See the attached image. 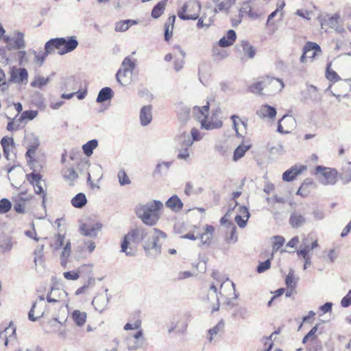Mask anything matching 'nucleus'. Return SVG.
Instances as JSON below:
<instances>
[{"instance_id":"c756f323","label":"nucleus","mask_w":351,"mask_h":351,"mask_svg":"<svg viewBox=\"0 0 351 351\" xmlns=\"http://www.w3.org/2000/svg\"><path fill=\"white\" fill-rule=\"evenodd\" d=\"M166 206L177 213L182 209L183 203L177 195H173L166 202Z\"/></svg>"},{"instance_id":"cd10ccee","label":"nucleus","mask_w":351,"mask_h":351,"mask_svg":"<svg viewBox=\"0 0 351 351\" xmlns=\"http://www.w3.org/2000/svg\"><path fill=\"white\" fill-rule=\"evenodd\" d=\"M214 23V16L210 11L204 12L201 16L198 18L197 27L199 29L208 27Z\"/></svg>"},{"instance_id":"ea45409f","label":"nucleus","mask_w":351,"mask_h":351,"mask_svg":"<svg viewBox=\"0 0 351 351\" xmlns=\"http://www.w3.org/2000/svg\"><path fill=\"white\" fill-rule=\"evenodd\" d=\"M112 90L110 88H103L99 93L97 101L99 103L104 102L106 100L110 99L112 97Z\"/></svg>"},{"instance_id":"f03ea898","label":"nucleus","mask_w":351,"mask_h":351,"mask_svg":"<svg viewBox=\"0 0 351 351\" xmlns=\"http://www.w3.org/2000/svg\"><path fill=\"white\" fill-rule=\"evenodd\" d=\"M284 83L282 80L264 76L261 80L252 84L249 86L250 92L258 95H263L265 93L272 94L281 91L284 88Z\"/></svg>"},{"instance_id":"de8ad7c7","label":"nucleus","mask_w":351,"mask_h":351,"mask_svg":"<svg viewBox=\"0 0 351 351\" xmlns=\"http://www.w3.org/2000/svg\"><path fill=\"white\" fill-rule=\"evenodd\" d=\"M326 77L330 82H332L333 83L337 82L341 80L340 77L337 73V72L331 69V63H329L327 65L326 70Z\"/></svg>"},{"instance_id":"49530a36","label":"nucleus","mask_w":351,"mask_h":351,"mask_svg":"<svg viewBox=\"0 0 351 351\" xmlns=\"http://www.w3.org/2000/svg\"><path fill=\"white\" fill-rule=\"evenodd\" d=\"M98 145V142L97 140L93 139L89 141L86 144L82 146V149L84 153L87 156H90L93 154V149H95Z\"/></svg>"},{"instance_id":"6e6d98bb","label":"nucleus","mask_w":351,"mask_h":351,"mask_svg":"<svg viewBox=\"0 0 351 351\" xmlns=\"http://www.w3.org/2000/svg\"><path fill=\"white\" fill-rule=\"evenodd\" d=\"M12 208V204L8 199L3 198L0 200V213L4 214L10 211Z\"/></svg>"},{"instance_id":"09e8293b","label":"nucleus","mask_w":351,"mask_h":351,"mask_svg":"<svg viewBox=\"0 0 351 351\" xmlns=\"http://www.w3.org/2000/svg\"><path fill=\"white\" fill-rule=\"evenodd\" d=\"M193 145V141H184L182 146L184 147V150L180 151L178 155V158L180 159H186L189 156V148Z\"/></svg>"},{"instance_id":"a211bd4d","label":"nucleus","mask_w":351,"mask_h":351,"mask_svg":"<svg viewBox=\"0 0 351 351\" xmlns=\"http://www.w3.org/2000/svg\"><path fill=\"white\" fill-rule=\"evenodd\" d=\"M210 109L209 101L206 102V104L202 107L194 106L192 109L193 116L197 119L200 123L202 128V123L206 121L208 118V112Z\"/></svg>"},{"instance_id":"4be33fe9","label":"nucleus","mask_w":351,"mask_h":351,"mask_svg":"<svg viewBox=\"0 0 351 351\" xmlns=\"http://www.w3.org/2000/svg\"><path fill=\"white\" fill-rule=\"evenodd\" d=\"M215 7L213 12H228L229 10L235 4L236 0H213Z\"/></svg>"},{"instance_id":"2f4dec72","label":"nucleus","mask_w":351,"mask_h":351,"mask_svg":"<svg viewBox=\"0 0 351 351\" xmlns=\"http://www.w3.org/2000/svg\"><path fill=\"white\" fill-rule=\"evenodd\" d=\"M167 1L168 0H161L155 5L151 12V16L153 19H157L163 14Z\"/></svg>"},{"instance_id":"a18cd8bd","label":"nucleus","mask_w":351,"mask_h":351,"mask_svg":"<svg viewBox=\"0 0 351 351\" xmlns=\"http://www.w3.org/2000/svg\"><path fill=\"white\" fill-rule=\"evenodd\" d=\"M72 317L75 322V323L77 326H82L84 324L86 319V313L84 312H80L78 310H75L73 311L72 314Z\"/></svg>"},{"instance_id":"58836bf2","label":"nucleus","mask_w":351,"mask_h":351,"mask_svg":"<svg viewBox=\"0 0 351 351\" xmlns=\"http://www.w3.org/2000/svg\"><path fill=\"white\" fill-rule=\"evenodd\" d=\"M242 49L247 58H253L256 54L254 47L247 41L243 40L241 42Z\"/></svg>"},{"instance_id":"79ce46f5","label":"nucleus","mask_w":351,"mask_h":351,"mask_svg":"<svg viewBox=\"0 0 351 351\" xmlns=\"http://www.w3.org/2000/svg\"><path fill=\"white\" fill-rule=\"evenodd\" d=\"M137 22L133 20H123L116 23L115 31L116 32H125L128 30L130 26L136 24Z\"/></svg>"},{"instance_id":"2eb2a0df","label":"nucleus","mask_w":351,"mask_h":351,"mask_svg":"<svg viewBox=\"0 0 351 351\" xmlns=\"http://www.w3.org/2000/svg\"><path fill=\"white\" fill-rule=\"evenodd\" d=\"M295 120L291 115H285L278 121V131L282 134L290 133L295 127Z\"/></svg>"},{"instance_id":"13d9d810","label":"nucleus","mask_w":351,"mask_h":351,"mask_svg":"<svg viewBox=\"0 0 351 351\" xmlns=\"http://www.w3.org/2000/svg\"><path fill=\"white\" fill-rule=\"evenodd\" d=\"M243 210L244 213H246L245 217L246 219H244L241 216L237 215L235 217V221L237 223V225L241 228H244L246 226L247 221L249 218V213L246 208L243 207Z\"/></svg>"},{"instance_id":"0e129e2a","label":"nucleus","mask_w":351,"mask_h":351,"mask_svg":"<svg viewBox=\"0 0 351 351\" xmlns=\"http://www.w3.org/2000/svg\"><path fill=\"white\" fill-rule=\"evenodd\" d=\"M280 12V9L277 8L275 11H274L272 13H271L267 19V21L266 23V26L267 27H272V29H274V27L276 26V22L273 21V19L275 16H276Z\"/></svg>"},{"instance_id":"c85d7f7f","label":"nucleus","mask_w":351,"mask_h":351,"mask_svg":"<svg viewBox=\"0 0 351 351\" xmlns=\"http://www.w3.org/2000/svg\"><path fill=\"white\" fill-rule=\"evenodd\" d=\"M237 38L236 33L234 30H228L226 34L219 40V46L221 47H227L234 44Z\"/></svg>"},{"instance_id":"8fccbe9b","label":"nucleus","mask_w":351,"mask_h":351,"mask_svg":"<svg viewBox=\"0 0 351 351\" xmlns=\"http://www.w3.org/2000/svg\"><path fill=\"white\" fill-rule=\"evenodd\" d=\"M174 49H178L179 51H180V58H178L175 62H174V69L178 71H180L181 69H182L183 66H184V56H185V53L181 50L180 49V46H175L174 47Z\"/></svg>"},{"instance_id":"6ab92c4d","label":"nucleus","mask_w":351,"mask_h":351,"mask_svg":"<svg viewBox=\"0 0 351 351\" xmlns=\"http://www.w3.org/2000/svg\"><path fill=\"white\" fill-rule=\"evenodd\" d=\"M27 180L34 186V191L37 194L43 193V187L40 184L42 175L40 172L32 171V173L26 175Z\"/></svg>"},{"instance_id":"1a4fd4ad","label":"nucleus","mask_w":351,"mask_h":351,"mask_svg":"<svg viewBox=\"0 0 351 351\" xmlns=\"http://www.w3.org/2000/svg\"><path fill=\"white\" fill-rule=\"evenodd\" d=\"M33 196L21 192L13 199L14 209L18 213H25L32 208Z\"/></svg>"},{"instance_id":"7c9ffc66","label":"nucleus","mask_w":351,"mask_h":351,"mask_svg":"<svg viewBox=\"0 0 351 351\" xmlns=\"http://www.w3.org/2000/svg\"><path fill=\"white\" fill-rule=\"evenodd\" d=\"M152 119V106H143L140 112V121L143 125H148Z\"/></svg>"},{"instance_id":"f704fd0d","label":"nucleus","mask_w":351,"mask_h":351,"mask_svg":"<svg viewBox=\"0 0 351 351\" xmlns=\"http://www.w3.org/2000/svg\"><path fill=\"white\" fill-rule=\"evenodd\" d=\"M132 72L124 70L122 68H120L116 75L117 80L118 82L121 85H125L127 84L130 80V74Z\"/></svg>"},{"instance_id":"72a5a7b5","label":"nucleus","mask_w":351,"mask_h":351,"mask_svg":"<svg viewBox=\"0 0 351 351\" xmlns=\"http://www.w3.org/2000/svg\"><path fill=\"white\" fill-rule=\"evenodd\" d=\"M305 221V217L298 213H293L289 218V223L294 228L300 227Z\"/></svg>"},{"instance_id":"c9c22d12","label":"nucleus","mask_w":351,"mask_h":351,"mask_svg":"<svg viewBox=\"0 0 351 351\" xmlns=\"http://www.w3.org/2000/svg\"><path fill=\"white\" fill-rule=\"evenodd\" d=\"M62 174L64 180L71 184L78 178V175L73 167H66L62 170Z\"/></svg>"},{"instance_id":"5fc2aeb1","label":"nucleus","mask_w":351,"mask_h":351,"mask_svg":"<svg viewBox=\"0 0 351 351\" xmlns=\"http://www.w3.org/2000/svg\"><path fill=\"white\" fill-rule=\"evenodd\" d=\"M128 348L131 350H134L140 348L143 346V341L128 337L126 339Z\"/></svg>"},{"instance_id":"4468645a","label":"nucleus","mask_w":351,"mask_h":351,"mask_svg":"<svg viewBox=\"0 0 351 351\" xmlns=\"http://www.w3.org/2000/svg\"><path fill=\"white\" fill-rule=\"evenodd\" d=\"M340 21V16L338 14L324 16L320 20L322 29L328 31L329 29H335L338 32L343 31L342 27L339 29V24Z\"/></svg>"},{"instance_id":"ddd939ff","label":"nucleus","mask_w":351,"mask_h":351,"mask_svg":"<svg viewBox=\"0 0 351 351\" xmlns=\"http://www.w3.org/2000/svg\"><path fill=\"white\" fill-rule=\"evenodd\" d=\"M315 171L321 173L322 182L325 185L335 184L337 181V171L334 169L317 166Z\"/></svg>"},{"instance_id":"b1692460","label":"nucleus","mask_w":351,"mask_h":351,"mask_svg":"<svg viewBox=\"0 0 351 351\" xmlns=\"http://www.w3.org/2000/svg\"><path fill=\"white\" fill-rule=\"evenodd\" d=\"M222 125V121L215 113H213L210 118H207L206 121L202 123V128L208 130L218 129L221 128Z\"/></svg>"},{"instance_id":"864d4df0","label":"nucleus","mask_w":351,"mask_h":351,"mask_svg":"<svg viewBox=\"0 0 351 351\" xmlns=\"http://www.w3.org/2000/svg\"><path fill=\"white\" fill-rule=\"evenodd\" d=\"M134 67H135V60L132 59L130 57H126L122 62L121 68L123 69L124 70H128V71L132 72Z\"/></svg>"},{"instance_id":"e2e57ef3","label":"nucleus","mask_w":351,"mask_h":351,"mask_svg":"<svg viewBox=\"0 0 351 351\" xmlns=\"http://www.w3.org/2000/svg\"><path fill=\"white\" fill-rule=\"evenodd\" d=\"M271 267V261L270 259H267L264 262H261L258 264L256 271L258 273H263L267 269H269Z\"/></svg>"},{"instance_id":"0eeeda50","label":"nucleus","mask_w":351,"mask_h":351,"mask_svg":"<svg viewBox=\"0 0 351 351\" xmlns=\"http://www.w3.org/2000/svg\"><path fill=\"white\" fill-rule=\"evenodd\" d=\"M201 8L199 2L189 0L178 10V16L182 20H196L199 16Z\"/></svg>"},{"instance_id":"4d7b16f0","label":"nucleus","mask_w":351,"mask_h":351,"mask_svg":"<svg viewBox=\"0 0 351 351\" xmlns=\"http://www.w3.org/2000/svg\"><path fill=\"white\" fill-rule=\"evenodd\" d=\"M66 237H65V235L64 234H57L56 236H55V248L56 250H58V249H60L61 247H62L63 246L65 245V243L66 242Z\"/></svg>"},{"instance_id":"bf43d9fd","label":"nucleus","mask_w":351,"mask_h":351,"mask_svg":"<svg viewBox=\"0 0 351 351\" xmlns=\"http://www.w3.org/2000/svg\"><path fill=\"white\" fill-rule=\"evenodd\" d=\"M136 315H137V318L136 319L134 322L133 324L132 323H127L125 326H124V329L125 330H132V329H138L140 328L141 326V320L140 319V313H136Z\"/></svg>"},{"instance_id":"aec40b11","label":"nucleus","mask_w":351,"mask_h":351,"mask_svg":"<svg viewBox=\"0 0 351 351\" xmlns=\"http://www.w3.org/2000/svg\"><path fill=\"white\" fill-rule=\"evenodd\" d=\"M306 170V167L304 165L294 166L291 169L285 171L282 174V180L285 182H290L295 180L297 176L302 174V172Z\"/></svg>"},{"instance_id":"6e6552de","label":"nucleus","mask_w":351,"mask_h":351,"mask_svg":"<svg viewBox=\"0 0 351 351\" xmlns=\"http://www.w3.org/2000/svg\"><path fill=\"white\" fill-rule=\"evenodd\" d=\"M243 14L247 15L252 19L258 18L261 16V10L258 4L253 1L244 2L241 7L238 19H232V26L236 27L241 22V17Z\"/></svg>"},{"instance_id":"5701e85b","label":"nucleus","mask_w":351,"mask_h":351,"mask_svg":"<svg viewBox=\"0 0 351 351\" xmlns=\"http://www.w3.org/2000/svg\"><path fill=\"white\" fill-rule=\"evenodd\" d=\"M27 78L28 73L24 68H13L10 72V80L12 82L22 83L23 82H27Z\"/></svg>"},{"instance_id":"423d86ee","label":"nucleus","mask_w":351,"mask_h":351,"mask_svg":"<svg viewBox=\"0 0 351 351\" xmlns=\"http://www.w3.org/2000/svg\"><path fill=\"white\" fill-rule=\"evenodd\" d=\"M215 228L212 225L206 224L200 228L193 226V229L188 233L182 236V238L190 240L199 239L202 245H210L213 240Z\"/></svg>"},{"instance_id":"603ef678","label":"nucleus","mask_w":351,"mask_h":351,"mask_svg":"<svg viewBox=\"0 0 351 351\" xmlns=\"http://www.w3.org/2000/svg\"><path fill=\"white\" fill-rule=\"evenodd\" d=\"M285 239L282 236H275L273 238V252L278 251L284 245Z\"/></svg>"},{"instance_id":"f8f14e48","label":"nucleus","mask_w":351,"mask_h":351,"mask_svg":"<svg viewBox=\"0 0 351 351\" xmlns=\"http://www.w3.org/2000/svg\"><path fill=\"white\" fill-rule=\"evenodd\" d=\"M320 47L315 43L307 42L303 48V53L300 57V62L302 63L310 60L312 61L318 54L321 53Z\"/></svg>"},{"instance_id":"dca6fc26","label":"nucleus","mask_w":351,"mask_h":351,"mask_svg":"<svg viewBox=\"0 0 351 351\" xmlns=\"http://www.w3.org/2000/svg\"><path fill=\"white\" fill-rule=\"evenodd\" d=\"M230 119L237 136L243 137L247 133V119H242L237 115H232Z\"/></svg>"},{"instance_id":"f257e3e1","label":"nucleus","mask_w":351,"mask_h":351,"mask_svg":"<svg viewBox=\"0 0 351 351\" xmlns=\"http://www.w3.org/2000/svg\"><path fill=\"white\" fill-rule=\"evenodd\" d=\"M165 234L160 230L154 228L147 232L144 229L136 228L132 230L125 235L121 245V252L126 255L131 256L134 254L133 245L143 241L145 250L156 249L160 246L158 244L160 238H165Z\"/></svg>"},{"instance_id":"39448f33","label":"nucleus","mask_w":351,"mask_h":351,"mask_svg":"<svg viewBox=\"0 0 351 351\" xmlns=\"http://www.w3.org/2000/svg\"><path fill=\"white\" fill-rule=\"evenodd\" d=\"M39 143L30 145L25 153L27 166L34 171L41 172L45 165V156L38 151Z\"/></svg>"},{"instance_id":"c03bdc74","label":"nucleus","mask_w":351,"mask_h":351,"mask_svg":"<svg viewBox=\"0 0 351 351\" xmlns=\"http://www.w3.org/2000/svg\"><path fill=\"white\" fill-rule=\"evenodd\" d=\"M224 326V322L223 320H221L218 322V324L216 326L208 330V332L210 337L208 339L209 342H211L213 341L214 335H216L223 330Z\"/></svg>"},{"instance_id":"a19ab883","label":"nucleus","mask_w":351,"mask_h":351,"mask_svg":"<svg viewBox=\"0 0 351 351\" xmlns=\"http://www.w3.org/2000/svg\"><path fill=\"white\" fill-rule=\"evenodd\" d=\"M251 145H240L234 150L233 154V160L237 161L244 156L245 153L250 149Z\"/></svg>"},{"instance_id":"7ed1b4c3","label":"nucleus","mask_w":351,"mask_h":351,"mask_svg":"<svg viewBox=\"0 0 351 351\" xmlns=\"http://www.w3.org/2000/svg\"><path fill=\"white\" fill-rule=\"evenodd\" d=\"M162 207L161 202L154 200L149 204L138 206L135 210L137 216L145 224L154 226L160 218V211Z\"/></svg>"},{"instance_id":"69168bd1","label":"nucleus","mask_w":351,"mask_h":351,"mask_svg":"<svg viewBox=\"0 0 351 351\" xmlns=\"http://www.w3.org/2000/svg\"><path fill=\"white\" fill-rule=\"evenodd\" d=\"M298 278L295 276L293 271H290L286 277V285H293L298 282Z\"/></svg>"},{"instance_id":"680f3d73","label":"nucleus","mask_w":351,"mask_h":351,"mask_svg":"<svg viewBox=\"0 0 351 351\" xmlns=\"http://www.w3.org/2000/svg\"><path fill=\"white\" fill-rule=\"evenodd\" d=\"M37 114L38 112L36 110H26L21 114V120H32Z\"/></svg>"},{"instance_id":"774afa93","label":"nucleus","mask_w":351,"mask_h":351,"mask_svg":"<svg viewBox=\"0 0 351 351\" xmlns=\"http://www.w3.org/2000/svg\"><path fill=\"white\" fill-rule=\"evenodd\" d=\"M341 305L344 308L351 305V290L342 298Z\"/></svg>"},{"instance_id":"052dcab7","label":"nucleus","mask_w":351,"mask_h":351,"mask_svg":"<svg viewBox=\"0 0 351 351\" xmlns=\"http://www.w3.org/2000/svg\"><path fill=\"white\" fill-rule=\"evenodd\" d=\"M118 178L121 185L129 184L130 183L129 177L128 176L125 171L123 169L119 171Z\"/></svg>"},{"instance_id":"412c9836","label":"nucleus","mask_w":351,"mask_h":351,"mask_svg":"<svg viewBox=\"0 0 351 351\" xmlns=\"http://www.w3.org/2000/svg\"><path fill=\"white\" fill-rule=\"evenodd\" d=\"M276 113V108L267 104L261 105L256 111V114L263 119H274Z\"/></svg>"},{"instance_id":"4c0bfd02","label":"nucleus","mask_w":351,"mask_h":351,"mask_svg":"<svg viewBox=\"0 0 351 351\" xmlns=\"http://www.w3.org/2000/svg\"><path fill=\"white\" fill-rule=\"evenodd\" d=\"M310 252L311 249L309 248V246H305L304 248H302L297 251V255L299 257H302L304 260V269H306L307 266L311 264Z\"/></svg>"},{"instance_id":"393cba45","label":"nucleus","mask_w":351,"mask_h":351,"mask_svg":"<svg viewBox=\"0 0 351 351\" xmlns=\"http://www.w3.org/2000/svg\"><path fill=\"white\" fill-rule=\"evenodd\" d=\"M315 186V184L312 180L306 179L298 190L297 195L306 197L311 193Z\"/></svg>"},{"instance_id":"a878e982","label":"nucleus","mask_w":351,"mask_h":351,"mask_svg":"<svg viewBox=\"0 0 351 351\" xmlns=\"http://www.w3.org/2000/svg\"><path fill=\"white\" fill-rule=\"evenodd\" d=\"M1 145L3 147L4 156L7 160H10V153L13 152L15 147L14 139L11 137L4 136L1 140Z\"/></svg>"},{"instance_id":"473e14b6","label":"nucleus","mask_w":351,"mask_h":351,"mask_svg":"<svg viewBox=\"0 0 351 351\" xmlns=\"http://www.w3.org/2000/svg\"><path fill=\"white\" fill-rule=\"evenodd\" d=\"M71 254V243L70 240H67L65 245L62 247L60 254V263L63 267H66L69 261V258Z\"/></svg>"},{"instance_id":"f3484780","label":"nucleus","mask_w":351,"mask_h":351,"mask_svg":"<svg viewBox=\"0 0 351 351\" xmlns=\"http://www.w3.org/2000/svg\"><path fill=\"white\" fill-rule=\"evenodd\" d=\"M67 296V293L60 287H51V291L47 293V300L48 302H58Z\"/></svg>"},{"instance_id":"bb28decb","label":"nucleus","mask_w":351,"mask_h":351,"mask_svg":"<svg viewBox=\"0 0 351 351\" xmlns=\"http://www.w3.org/2000/svg\"><path fill=\"white\" fill-rule=\"evenodd\" d=\"M187 327L188 323L186 321L185 319H180L176 324L174 322H171L168 331L169 333L175 331L177 334L183 335L185 334Z\"/></svg>"},{"instance_id":"9b49d317","label":"nucleus","mask_w":351,"mask_h":351,"mask_svg":"<svg viewBox=\"0 0 351 351\" xmlns=\"http://www.w3.org/2000/svg\"><path fill=\"white\" fill-rule=\"evenodd\" d=\"M3 43L8 50H20L25 47L24 34L21 32H16L12 37L8 36L3 38Z\"/></svg>"},{"instance_id":"37998d69","label":"nucleus","mask_w":351,"mask_h":351,"mask_svg":"<svg viewBox=\"0 0 351 351\" xmlns=\"http://www.w3.org/2000/svg\"><path fill=\"white\" fill-rule=\"evenodd\" d=\"M87 199L84 193H80L77 194L72 199L71 204L75 208H82L86 205Z\"/></svg>"},{"instance_id":"20e7f679","label":"nucleus","mask_w":351,"mask_h":351,"mask_svg":"<svg viewBox=\"0 0 351 351\" xmlns=\"http://www.w3.org/2000/svg\"><path fill=\"white\" fill-rule=\"evenodd\" d=\"M78 42L74 36L67 38H56L47 41L45 45V50L47 52H54L57 50L58 53L64 55L69 53L77 48Z\"/></svg>"},{"instance_id":"338daca9","label":"nucleus","mask_w":351,"mask_h":351,"mask_svg":"<svg viewBox=\"0 0 351 351\" xmlns=\"http://www.w3.org/2000/svg\"><path fill=\"white\" fill-rule=\"evenodd\" d=\"M52 52H47L46 50L44 53H37L35 52V61L40 65L43 64L47 56Z\"/></svg>"},{"instance_id":"9d476101","label":"nucleus","mask_w":351,"mask_h":351,"mask_svg":"<svg viewBox=\"0 0 351 351\" xmlns=\"http://www.w3.org/2000/svg\"><path fill=\"white\" fill-rule=\"evenodd\" d=\"M101 228L102 224L99 221L95 219L88 218L80 224L79 230L81 234L84 236L95 237L97 232H99Z\"/></svg>"},{"instance_id":"3c124183","label":"nucleus","mask_w":351,"mask_h":351,"mask_svg":"<svg viewBox=\"0 0 351 351\" xmlns=\"http://www.w3.org/2000/svg\"><path fill=\"white\" fill-rule=\"evenodd\" d=\"M49 79L41 76H36L34 80L31 82V86L35 88H42L47 84Z\"/></svg>"},{"instance_id":"e433bc0d","label":"nucleus","mask_w":351,"mask_h":351,"mask_svg":"<svg viewBox=\"0 0 351 351\" xmlns=\"http://www.w3.org/2000/svg\"><path fill=\"white\" fill-rule=\"evenodd\" d=\"M42 304H45V296L43 295H40L38 296V299L33 304L30 311L28 313V319L32 322H36L38 320V317H35L34 316V311L37 306H41Z\"/></svg>"}]
</instances>
